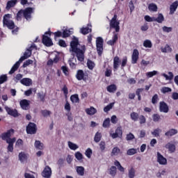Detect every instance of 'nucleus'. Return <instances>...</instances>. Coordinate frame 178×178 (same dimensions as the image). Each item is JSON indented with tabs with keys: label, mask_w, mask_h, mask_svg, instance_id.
<instances>
[{
	"label": "nucleus",
	"mask_w": 178,
	"mask_h": 178,
	"mask_svg": "<svg viewBox=\"0 0 178 178\" xmlns=\"http://www.w3.org/2000/svg\"><path fill=\"white\" fill-rule=\"evenodd\" d=\"M70 52L72 55L76 54V56L79 62L84 60V54H86V46H80L79 39L74 38L73 40L70 42Z\"/></svg>",
	"instance_id": "1"
},
{
	"label": "nucleus",
	"mask_w": 178,
	"mask_h": 178,
	"mask_svg": "<svg viewBox=\"0 0 178 178\" xmlns=\"http://www.w3.org/2000/svg\"><path fill=\"white\" fill-rule=\"evenodd\" d=\"M33 48H37L35 44H32L29 49H27L26 51L24 52V56H22L18 61H17L15 65L11 68L10 71L9 72V74H13L17 69H19L20 66V63L23 60H26V59H29L30 56H31V51H33Z\"/></svg>",
	"instance_id": "2"
},
{
	"label": "nucleus",
	"mask_w": 178,
	"mask_h": 178,
	"mask_svg": "<svg viewBox=\"0 0 178 178\" xmlns=\"http://www.w3.org/2000/svg\"><path fill=\"white\" fill-rule=\"evenodd\" d=\"M3 26H6L8 29H10V30H13V29H15V22L10 20V14H6L3 16Z\"/></svg>",
	"instance_id": "3"
},
{
	"label": "nucleus",
	"mask_w": 178,
	"mask_h": 178,
	"mask_svg": "<svg viewBox=\"0 0 178 178\" xmlns=\"http://www.w3.org/2000/svg\"><path fill=\"white\" fill-rule=\"evenodd\" d=\"M118 19V15H114L113 17L110 21V27L111 29H115V33H119L120 31V26L119 24H120V22L117 20Z\"/></svg>",
	"instance_id": "4"
},
{
	"label": "nucleus",
	"mask_w": 178,
	"mask_h": 178,
	"mask_svg": "<svg viewBox=\"0 0 178 178\" xmlns=\"http://www.w3.org/2000/svg\"><path fill=\"white\" fill-rule=\"evenodd\" d=\"M96 47L98 55L101 56L104 51V39L101 37H98L96 40Z\"/></svg>",
	"instance_id": "5"
},
{
	"label": "nucleus",
	"mask_w": 178,
	"mask_h": 178,
	"mask_svg": "<svg viewBox=\"0 0 178 178\" xmlns=\"http://www.w3.org/2000/svg\"><path fill=\"white\" fill-rule=\"evenodd\" d=\"M33 13L34 8L29 7L23 10V16L26 20H30L31 19V13Z\"/></svg>",
	"instance_id": "6"
},
{
	"label": "nucleus",
	"mask_w": 178,
	"mask_h": 178,
	"mask_svg": "<svg viewBox=\"0 0 178 178\" xmlns=\"http://www.w3.org/2000/svg\"><path fill=\"white\" fill-rule=\"evenodd\" d=\"M26 132L28 134H35L37 133L35 124L30 122L26 127Z\"/></svg>",
	"instance_id": "7"
},
{
	"label": "nucleus",
	"mask_w": 178,
	"mask_h": 178,
	"mask_svg": "<svg viewBox=\"0 0 178 178\" xmlns=\"http://www.w3.org/2000/svg\"><path fill=\"white\" fill-rule=\"evenodd\" d=\"M52 175V170L49 166L47 165L42 172V176L44 178H51Z\"/></svg>",
	"instance_id": "8"
},
{
	"label": "nucleus",
	"mask_w": 178,
	"mask_h": 178,
	"mask_svg": "<svg viewBox=\"0 0 178 178\" xmlns=\"http://www.w3.org/2000/svg\"><path fill=\"white\" fill-rule=\"evenodd\" d=\"M5 109L7 113H8V115H10V116H13V118H17V116H19V113H17V110L13 109L8 106H5Z\"/></svg>",
	"instance_id": "9"
},
{
	"label": "nucleus",
	"mask_w": 178,
	"mask_h": 178,
	"mask_svg": "<svg viewBox=\"0 0 178 178\" xmlns=\"http://www.w3.org/2000/svg\"><path fill=\"white\" fill-rule=\"evenodd\" d=\"M160 112H163V113H168L169 112V106L165 102H161L159 103Z\"/></svg>",
	"instance_id": "10"
},
{
	"label": "nucleus",
	"mask_w": 178,
	"mask_h": 178,
	"mask_svg": "<svg viewBox=\"0 0 178 178\" xmlns=\"http://www.w3.org/2000/svg\"><path fill=\"white\" fill-rule=\"evenodd\" d=\"M12 134H13V129H10V131L3 134L1 136L2 140H4L6 141V143H8V140H12V138H10V137H12Z\"/></svg>",
	"instance_id": "11"
},
{
	"label": "nucleus",
	"mask_w": 178,
	"mask_h": 178,
	"mask_svg": "<svg viewBox=\"0 0 178 178\" xmlns=\"http://www.w3.org/2000/svg\"><path fill=\"white\" fill-rule=\"evenodd\" d=\"M138 55H140L138 50L137 49H134L131 56V63H133V65L137 63V61L138 60Z\"/></svg>",
	"instance_id": "12"
},
{
	"label": "nucleus",
	"mask_w": 178,
	"mask_h": 178,
	"mask_svg": "<svg viewBox=\"0 0 178 178\" xmlns=\"http://www.w3.org/2000/svg\"><path fill=\"white\" fill-rule=\"evenodd\" d=\"M42 43L44 44V45H46V47H51V45H54L52 40L50 39V38L47 36L46 35H43Z\"/></svg>",
	"instance_id": "13"
},
{
	"label": "nucleus",
	"mask_w": 178,
	"mask_h": 178,
	"mask_svg": "<svg viewBox=\"0 0 178 178\" xmlns=\"http://www.w3.org/2000/svg\"><path fill=\"white\" fill-rule=\"evenodd\" d=\"M19 105L22 109H24V111H27L30 106V101L27 99L21 100L19 102Z\"/></svg>",
	"instance_id": "14"
},
{
	"label": "nucleus",
	"mask_w": 178,
	"mask_h": 178,
	"mask_svg": "<svg viewBox=\"0 0 178 178\" xmlns=\"http://www.w3.org/2000/svg\"><path fill=\"white\" fill-rule=\"evenodd\" d=\"M157 162H159L160 165H166L168 160L159 152H157Z\"/></svg>",
	"instance_id": "15"
},
{
	"label": "nucleus",
	"mask_w": 178,
	"mask_h": 178,
	"mask_svg": "<svg viewBox=\"0 0 178 178\" xmlns=\"http://www.w3.org/2000/svg\"><path fill=\"white\" fill-rule=\"evenodd\" d=\"M15 138H12V140H7V144H8L7 149L9 152H13V144H15Z\"/></svg>",
	"instance_id": "16"
},
{
	"label": "nucleus",
	"mask_w": 178,
	"mask_h": 178,
	"mask_svg": "<svg viewBox=\"0 0 178 178\" xmlns=\"http://www.w3.org/2000/svg\"><path fill=\"white\" fill-rule=\"evenodd\" d=\"M19 159L22 163L26 162L29 159V154L22 152L19 154Z\"/></svg>",
	"instance_id": "17"
},
{
	"label": "nucleus",
	"mask_w": 178,
	"mask_h": 178,
	"mask_svg": "<svg viewBox=\"0 0 178 178\" xmlns=\"http://www.w3.org/2000/svg\"><path fill=\"white\" fill-rule=\"evenodd\" d=\"M21 84L26 86V87H30L33 84V81L29 78H24L20 81Z\"/></svg>",
	"instance_id": "18"
},
{
	"label": "nucleus",
	"mask_w": 178,
	"mask_h": 178,
	"mask_svg": "<svg viewBox=\"0 0 178 178\" xmlns=\"http://www.w3.org/2000/svg\"><path fill=\"white\" fill-rule=\"evenodd\" d=\"M17 3V0H10L7 2L6 9H7V10H9L10 8H15Z\"/></svg>",
	"instance_id": "19"
},
{
	"label": "nucleus",
	"mask_w": 178,
	"mask_h": 178,
	"mask_svg": "<svg viewBox=\"0 0 178 178\" xmlns=\"http://www.w3.org/2000/svg\"><path fill=\"white\" fill-rule=\"evenodd\" d=\"M178 1H174L170 6V15H173L175 11L177 9Z\"/></svg>",
	"instance_id": "20"
},
{
	"label": "nucleus",
	"mask_w": 178,
	"mask_h": 178,
	"mask_svg": "<svg viewBox=\"0 0 178 178\" xmlns=\"http://www.w3.org/2000/svg\"><path fill=\"white\" fill-rule=\"evenodd\" d=\"M91 25L88 24V26L83 27L81 29V33L86 35V34H88V33H91Z\"/></svg>",
	"instance_id": "21"
},
{
	"label": "nucleus",
	"mask_w": 178,
	"mask_h": 178,
	"mask_svg": "<svg viewBox=\"0 0 178 178\" xmlns=\"http://www.w3.org/2000/svg\"><path fill=\"white\" fill-rule=\"evenodd\" d=\"M175 134H177V130L175 129H171L165 133V136H166V137H168V138L175 136Z\"/></svg>",
	"instance_id": "22"
},
{
	"label": "nucleus",
	"mask_w": 178,
	"mask_h": 178,
	"mask_svg": "<svg viewBox=\"0 0 178 178\" xmlns=\"http://www.w3.org/2000/svg\"><path fill=\"white\" fill-rule=\"evenodd\" d=\"M165 147L170 152H175L176 151V146L173 143H168Z\"/></svg>",
	"instance_id": "23"
},
{
	"label": "nucleus",
	"mask_w": 178,
	"mask_h": 178,
	"mask_svg": "<svg viewBox=\"0 0 178 178\" xmlns=\"http://www.w3.org/2000/svg\"><path fill=\"white\" fill-rule=\"evenodd\" d=\"M116 41H118V33H116V32H113V39L108 41L107 44L108 45H115Z\"/></svg>",
	"instance_id": "24"
},
{
	"label": "nucleus",
	"mask_w": 178,
	"mask_h": 178,
	"mask_svg": "<svg viewBox=\"0 0 178 178\" xmlns=\"http://www.w3.org/2000/svg\"><path fill=\"white\" fill-rule=\"evenodd\" d=\"M70 100L72 101V104H79V102H80L79 95L76 94L71 95Z\"/></svg>",
	"instance_id": "25"
},
{
	"label": "nucleus",
	"mask_w": 178,
	"mask_h": 178,
	"mask_svg": "<svg viewBox=\"0 0 178 178\" xmlns=\"http://www.w3.org/2000/svg\"><path fill=\"white\" fill-rule=\"evenodd\" d=\"M120 62V59L119 57L115 56L113 59V67L114 70H118V68L119 67V63Z\"/></svg>",
	"instance_id": "26"
},
{
	"label": "nucleus",
	"mask_w": 178,
	"mask_h": 178,
	"mask_svg": "<svg viewBox=\"0 0 178 178\" xmlns=\"http://www.w3.org/2000/svg\"><path fill=\"white\" fill-rule=\"evenodd\" d=\"M76 77L77 80H83V79H84V72L81 70H79L76 72Z\"/></svg>",
	"instance_id": "27"
},
{
	"label": "nucleus",
	"mask_w": 178,
	"mask_h": 178,
	"mask_svg": "<svg viewBox=\"0 0 178 178\" xmlns=\"http://www.w3.org/2000/svg\"><path fill=\"white\" fill-rule=\"evenodd\" d=\"M106 90L108 92H115L118 90V87L115 84L107 86Z\"/></svg>",
	"instance_id": "28"
},
{
	"label": "nucleus",
	"mask_w": 178,
	"mask_h": 178,
	"mask_svg": "<svg viewBox=\"0 0 178 178\" xmlns=\"http://www.w3.org/2000/svg\"><path fill=\"white\" fill-rule=\"evenodd\" d=\"M120 154V149L118 147H114L111 152V156H118Z\"/></svg>",
	"instance_id": "29"
},
{
	"label": "nucleus",
	"mask_w": 178,
	"mask_h": 178,
	"mask_svg": "<svg viewBox=\"0 0 178 178\" xmlns=\"http://www.w3.org/2000/svg\"><path fill=\"white\" fill-rule=\"evenodd\" d=\"M86 112L88 115H95V113H97V109H95V108L94 107H90L89 108H86Z\"/></svg>",
	"instance_id": "30"
},
{
	"label": "nucleus",
	"mask_w": 178,
	"mask_h": 178,
	"mask_svg": "<svg viewBox=\"0 0 178 178\" xmlns=\"http://www.w3.org/2000/svg\"><path fill=\"white\" fill-rule=\"evenodd\" d=\"M168 74H166L165 73L161 74V76H163V77H165V80H173V77L175 76L173 75V73L172 72H169Z\"/></svg>",
	"instance_id": "31"
},
{
	"label": "nucleus",
	"mask_w": 178,
	"mask_h": 178,
	"mask_svg": "<svg viewBox=\"0 0 178 178\" xmlns=\"http://www.w3.org/2000/svg\"><path fill=\"white\" fill-rule=\"evenodd\" d=\"M165 20V17H163V15L161 13H159L158 15L157 18L154 17V22H156L157 23H163Z\"/></svg>",
	"instance_id": "32"
},
{
	"label": "nucleus",
	"mask_w": 178,
	"mask_h": 178,
	"mask_svg": "<svg viewBox=\"0 0 178 178\" xmlns=\"http://www.w3.org/2000/svg\"><path fill=\"white\" fill-rule=\"evenodd\" d=\"M148 9L150 12H156L158 10V6L156 4L152 3L149 4Z\"/></svg>",
	"instance_id": "33"
},
{
	"label": "nucleus",
	"mask_w": 178,
	"mask_h": 178,
	"mask_svg": "<svg viewBox=\"0 0 178 178\" xmlns=\"http://www.w3.org/2000/svg\"><path fill=\"white\" fill-rule=\"evenodd\" d=\"M128 176H129V178L136 177V170L134 169V168H131L128 170Z\"/></svg>",
	"instance_id": "34"
},
{
	"label": "nucleus",
	"mask_w": 178,
	"mask_h": 178,
	"mask_svg": "<svg viewBox=\"0 0 178 178\" xmlns=\"http://www.w3.org/2000/svg\"><path fill=\"white\" fill-rule=\"evenodd\" d=\"M161 133H162V129L159 128H156L153 131H152V134L154 137H159L161 136Z\"/></svg>",
	"instance_id": "35"
},
{
	"label": "nucleus",
	"mask_w": 178,
	"mask_h": 178,
	"mask_svg": "<svg viewBox=\"0 0 178 178\" xmlns=\"http://www.w3.org/2000/svg\"><path fill=\"white\" fill-rule=\"evenodd\" d=\"M117 170L118 169L115 166H111L109 169V175H111V176L113 177H115V176H116Z\"/></svg>",
	"instance_id": "36"
},
{
	"label": "nucleus",
	"mask_w": 178,
	"mask_h": 178,
	"mask_svg": "<svg viewBox=\"0 0 178 178\" xmlns=\"http://www.w3.org/2000/svg\"><path fill=\"white\" fill-rule=\"evenodd\" d=\"M35 148H36L37 149H44V144H42L39 140H35Z\"/></svg>",
	"instance_id": "37"
},
{
	"label": "nucleus",
	"mask_w": 178,
	"mask_h": 178,
	"mask_svg": "<svg viewBox=\"0 0 178 178\" xmlns=\"http://www.w3.org/2000/svg\"><path fill=\"white\" fill-rule=\"evenodd\" d=\"M73 34V31L70 30L65 29L63 31V38H66L69 37L70 35Z\"/></svg>",
	"instance_id": "38"
},
{
	"label": "nucleus",
	"mask_w": 178,
	"mask_h": 178,
	"mask_svg": "<svg viewBox=\"0 0 178 178\" xmlns=\"http://www.w3.org/2000/svg\"><path fill=\"white\" fill-rule=\"evenodd\" d=\"M101 138H102V135L101 133L97 132L94 138L95 143H99V141H101Z\"/></svg>",
	"instance_id": "39"
},
{
	"label": "nucleus",
	"mask_w": 178,
	"mask_h": 178,
	"mask_svg": "<svg viewBox=\"0 0 178 178\" xmlns=\"http://www.w3.org/2000/svg\"><path fill=\"white\" fill-rule=\"evenodd\" d=\"M76 172L79 176H84V167L78 166L76 167Z\"/></svg>",
	"instance_id": "40"
},
{
	"label": "nucleus",
	"mask_w": 178,
	"mask_h": 178,
	"mask_svg": "<svg viewBox=\"0 0 178 178\" xmlns=\"http://www.w3.org/2000/svg\"><path fill=\"white\" fill-rule=\"evenodd\" d=\"M143 47L145 48H152V42L149 40H146L143 42Z\"/></svg>",
	"instance_id": "41"
},
{
	"label": "nucleus",
	"mask_w": 178,
	"mask_h": 178,
	"mask_svg": "<svg viewBox=\"0 0 178 178\" xmlns=\"http://www.w3.org/2000/svg\"><path fill=\"white\" fill-rule=\"evenodd\" d=\"M131 120H134V122H137L138 120V113L136 112H132L130 114Z\"/></svg>",
	"instance_id": "42"
},
{
	"label": "nucleus",
	"mask_w": 178,
	"mask_h": 178,
	"mask_svg": "<svg viewBox=\"0 0 178 178\" xmlns=\"http://www.w3.org/2000/svg\"><path fill=\"white\" fill-rule=\"evenodd\" d=\"M38 99L42 101V102H44L45 101V95L46 94L44 92H40L37 94Z\"/></svg>",
	"instance_id": "43"
},
{
	"label": "nucleus",
	"mask_w": 178,
	"mask_h": 178,
	"mask_svg": "<svg viewBox=\"0 0 178 178\" xmlns=\"http://www.w3.org/2000/svg\"><path fill=\"white\" fill-rule=\"evenodd\" d=\"M161 52L163 53H168L172 51V48H170V46H169L168 44H166L164 47H161Z\"/></svg>",
	"instance_id": "44"
},
{
	"label": "nucleus",
	"mask_w": 178,
	"mask_h": 178,
	"mask_svg": "<svg viewBox=\"0 0 178 178\" xmlns=\"http://www.w3.org/2000/svg\"><path fill=\"white\" fill-rule=\"evenodd\" d=\"M87 66L90 70H92L95 67V63L91 61V60H88Z\"/></svg>",
	"instance_id": "45"
},
{
	"label": "nucleus",
	"mask_w": 178,
	"mask_h": 178,
	"mask_svg": "<svg viewBox=\"0 0 178 178\" xmlns=\"http://www.w3.org/2000/svg\"><path fill=\"white\" fill-rule=\"evenodd\" d=\"M68 147L69 148H70V149H72L74 151H76V149H77V148H79V146H77V145L69 141L68 142Z\"/></svg>",
	"instance_id": "46"
},
{
	"label": "nucleus",
	"mask_w": 178,
	"mask_h": 178,
	"mask_svg": "<svg viewBox=\"0 0 178 178\" xmlns=\"http://www.w3.org/2000/svg\"><path fill=\"white\" fill-rule=\"evenodd\" d=\"M158 74V71H152V72H149L146 73V76L149 79L151 77H154V76H156Z\"/></svg>",
	"instance_id": "47"
},
{
	"label": "nucleus",
	"mask_w": 178,
	"mask_h": 178,
	"mask_svg": "<svg viewBox=\"0 0 178 178\" xmlns=\"http://www.w3.org/2000/svg\"><path fill=\"white\" fill-rule=\"evenodd\" d=\"M41 113L44 118H48V116H51V113H52L48 110H43L41 111Z\"/></svg>",
	"instance_id": "48"
},
{
	"label": "nucleus",
	"mask_w": 178,
	"mask_h": 178,
	"mask_svg": "<svg viewBox=\"0 0 178 178\" xmlns=\"http://www.w3.org/2000/svg\"><path fill=\"white\" fill-rule=\"evenodd\" d=\"M161 91L163 94H166V92H172V88L168 87H163L161 89Z\"/></svg>",
	"instance_id": "49"
},
{
	"label": "nucleus",
	"mask_w": 178,
	"mask_h": 178,
	"mask_svg": "<svg viewBox=\"0 0 178 178\" xmlns=\"http://www.w3.org/2000/svg\"><path fill=\"white\" fill-rule=\"evenodd\" d=\"M110 124H111V119L106 118L103 122V127H105L106 129L109 127Z\"/></svg>",
	"instance_id": "50"
},
{
	"label": "nucleus",
	"mask_w": 178,
	"mask_h": 178,
	"mask_svg": "<svg viewBox=\"0 0 178 178\" xmlns=\"http://www.w3.org/2000/svg\"><path fill=\"white\" fill-rule=\"evenodd\" d=\"M113 105H115V103H111L108 105H107L106 107L104 108V112H109L112 108H113Z\"/></svg>",
	"instance_id": "51"
},
{
	"label": "nucleus",
	"mask_w": 178,
	"mask_h": 178,
	"mask_svg": "<svg viewBox=\"0 0 178 178\" xmlns=\"http://www.w3.org/2000/svg\"><path fill=\"white\" fill-rule=\"evenodd\" d=\"M33 61L32 60H26L25 62H24V64L22 65V67H27V66H30V65H33Z\"/></svg>",
	"instance_id": "52"
},
{
	"label": "nucleus",
	"mask_w": 178,
	"mask_h": 178,
	"mask_svg": "<svg viewBox=\"0 0 178 178\" xmlns=\"http://www.w3.org/2000/svg\"><path fill=\"white\" fill-rule=\"evenodd\" d=\"M127 155H129V156L134 155V154H137V149H136L134 148L129 149L127 152Z\"/></svg>",
	"instance_id": "53"
},
{
	"label": "nucleus",
	"mask_w": 178,
	"mask_h": 178,
	"mask_svg": "<svg viewBox=\"0 0 178 178\" xmlns=\"http://www.w3.org/2000/svg\"><path fill=\"white\" fill-rule=\"evenodd\" d=\"M6 81H8V76L6 75L0 76V84H3Z\"/></svg>",
	"instance_id": "54"
},
{
	"label": "nucleus",
	"mask_w": 178,
	"mask_h": 178,
	"mask_svg": "<svg viewBox=\"0 0 178 178\" xmlns=\"http://www.w3.org/2000/svg\"><path fill=\"white\" fill-rule=\"evenodd\" d=\"M99 149L102 152L105 151V149L106 148V144L105 143V142L102 141L99 143Z\"/></svg>",
	"instance_id": "55"
},
{
	"label": "nucleus",
	"mask_w": 178,
	"mask_h": 178,
	"mask_svg": "<svg viewBox=\"0 0 178 178\" xmlns=\"http://www.w3.org/2000/svg\"><path fill=\"white\" fill-rule=\"evenodd\" d=\"M145 20L146 22H155V17H151L149 16V15H146V16H145Z\"/></svg>",
	"instance_id": "56"
},
{
	"label": "nucleus",
	"mask_w": 178,
	"mask_h": 178,
	"mask_svg": "<svg viewBox=\"0 0 178 178\" xmlns=\"http://www.w3.org/2000/svg\"><path fill=\"white\" fill-rule=\"evenodd\" d=\"M75 158H76L78 161H81V159H83V154L80 152H77L75 153Z\"/></svg>",
	"instance_id": "57"
},
{
	"label": "nucleus",
	"mask_w": 178,
	"mask_h": 178,
	"mask_svg": "<svg viewBox=\"0 0 178 178\" xmlns=\"http://www.w3.org/2000/svg\"><path fill=\"white\" fill-rule=\"evenodd\" d=\"M70 66H71V67H76V58H74V57L70 60Z\"/></svg>",
	"instance_id": "58"
},
{
	"label": "nucleus",
	"mask_w": 178,
	"mask_h": 178,
	"mask_svg": "<svg viewBox=\"0 0 178 178\" xmlns=\"http://www.w3.org/2000/svg\"><path fill=\"white\" fill-rule=\"evenodd\" d=\"M23 17V10H20L17 13V20H22V17Z\"/></svg>",
	"instance_id": "59"
},
{
	"label": "nucleus",
	"mask_w": 178,
	"mask_h": 178,
	"mask_svg": "<svg viewBox=\"0 0 178 178\" xmlns=\"http://www.w3.org/2000/svg\"><path fill=\"white\" fill-rule=\"evenodd\" d=\"M126 140H127V141H130V140H134V134H131V133L128 134L127 135V136H126Z\"/></svg>",
	"instance_id": "60"
},
{
	"label": "nucleus",
	"mask_w": 178,
	"mask_h": 178,
	"mask_svg": "<svg viewBox=\"0 0 178 178\" xmlns=\"http://www.w3.org/2000/svg\"><path fill=\"white\" fill-rule=\"evenodd\" d=\"M139 120L140 124H144L145 122H147V120L145 119V117L144 115H140Z\"/></svg>",
	"instance_id": "61"
},
{
	"label": "nucleus",
	"mask_w": 178,
	"mask_h": 178,
	"mask_svg": "<svg viewBox=\"0 0 178 178\" xmlns=\"http://www.w3.org/2000/svg\"><path fill=\"white\" fill-rule=\"evenodd\" d=\"M152 118H153V120L154 122H159L161 120V115H159L158 114H154Z\"/></svg>",
	"instance_id": "62"
},
{
	"label": "nucleus",
	"mask_w": 178,
	"mask_h": 178,
	"mask_svg": "<svg viewBox=\"0 0 178 178\" xmlns=\"http://www.w3.org/2000/svg\"><path fill=\"white\" fill-rule=\"evenodd\" d=\"M172 30H173L172 27L163 26V31H164V33H170Z\"/></svg>",
	"instance_id": "63"
},
{
	"label": "nucleus",
	"mask_w": 178,
	"mask_h": 178,
	"mask_svg": "<svg viewBox=\"0 0 178 178\" xmlns=\"http://www.w3.org/2000/svg\"><path fill=\"white\" fill-rule=\"evenodd\" d=\"M158 102V95L156 94L152 97V103L156 104Z\"/></svg>",
	"instance_id": "64"
}]
</instances>
